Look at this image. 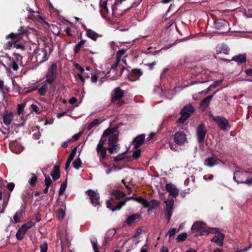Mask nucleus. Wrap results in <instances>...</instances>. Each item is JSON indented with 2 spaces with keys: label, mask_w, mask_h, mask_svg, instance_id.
<instances>
[{
  "label": "nucleus",
  "mask_w": 252,
  "mask_h": 252,
  "mask_svg": "<svg viewBox=\"0 0 252 252\" xmlns=\"http://www.w3.org/2000/svg\"><path fill=\"white\" fill-rule=\"evenodd\" d=\"M193 232H196L200 235H207L209 233H217L218 232V228H207L206 224L201 222H196L191 227Z\"/></svg>",
  "instance_id": "obj_1"
},
{
  "label": "nucleus",
  "mask_w": 252,
  "mask_h": 252,
  "mask_svg": "<svg viewBox=\"0 0 252 252\" xmlns=\"http://www.w3.org/2000/svg\"><path fill=\"white\" fill-rule=\"evenodd\" d=\"M130 200H135V197L133 196L127 197L120 201H115L114 199H109L106 202V206L108 208L114 212L120 210L126 204V202Z\"/></svg>",
  "instance_id": "obj_2"
},
{
  "label": "nucleus",
  "mask_w": 252,
  "mask_h": 252,
  "mask_svg": "<svg viewBox=\"0 0 252 252\" xmlns=\"http://www.w3.org/2000/svg\"><path fill=\"white\" fill-rule=\"evenodd\" d=\"M25 34L23 32H19L18 33L11 32L10 34L5 36L6 39L10 38L11 40L7 41L4 45L5 49H10L11 47L14 46V44L18 42L23 37Z\"/></svg>",
  "instance_id": "obj_3"
},
{
  "label": "nucleus",
  "mask_w": 252,
  "mask_h": 252,
  "mask_svg": "<svg viewBox=\"0 0 252 252\" xmlns=\"http://www.w3.org/2000/svg\"><path fill=\"white\" fill-rule=\"evenodd\" d=\"M57 65L56 63L52 64L48 68L46 75V79L45 80L49 85L52 86L53 83L55 81L57 77Z\"/></svg>",
  "instance_id": "obj_4"
},
{
  "label": "nucleus",
  "mask_w": 252,
  "mask_h": 252,
  "mask_svg": "<svg viewBox=\"0 0 252 252\" xmlns=\"http://www.w3.org/2000/svg\"><path fill=\"white\" fill-rule=\"evenodd\" d=\"M213 120L217 124L218 127L224 131H228L230 128V125L225 118L221 116H213L211 115Z\"/></svg>",
  "instance_id": "obj_5"
},
{
  "label": "nucleus",
  "mask_w": 252,
  "mask_h": 252,
  "mask_svg": "<svg viewBox=\"0 0 252 252\" xmlns=\"http://www.w3.org/2000/svg\"><path fill=\"white\" fill-rule=\"evenodd\" d=\"M49 47L45 46L44 48L38 49L34 51L35 57L36 61L39 63H43L48 60L49 54L48 53V50H50Z\"/></svg>",
  "instance_id": "obj_6"
},
{
  "label": "nucleus",
  "mask_w": 252,
  "mask_h": 252,
  "mask_svg": "<svg viewBox=\"0 0 252 252\" xmlns=\"http://www.w3.org/2000/svg\"><path fill=\"white\" fill-rule=\"evenodd\" d=\"M125 92L121 89L120 87L115 88L111 94V102L115 103L117 101L118 102V104L122 105L124 103V101L122 100L124 96Z\"/></svg>",
  "instance_id": "obj_7"
},
{
  "label": "nucleus",
  "mask_w": 252,
  "mask_h": 252,
  "mask_svg": "<svg viewBox=\"0 0 252 252\" xmlns=\"http://www.w3.org/2000/svg\"><path fill=\"white\" fill-rule=\"evenodd\" d=\"M207 131L206 127L204 123H201L196 128V135L199 143L204 142Z\"/></svg>",
  "instance_id": "obj_8"
},
{
  "label": "nucleus",
  "mask_w": 252,
  "mask_h": 252,
  "mask_svg": "<svg viewBox=\"0 0 252 252\" xmlns=\"http://www.w3.org/2000/svg\"><path fill=\"white\" fill-rule=\"evenodd\" d=\"M86 193H87L89 196L91 203L95 207L98 206V208L99 206H100L99 203V194L91 189L88 190L86 191Z\"/></svg>",
  "instance_id": "obj_9"
},
{
  "label": "nucleus",
  "mask_w": 252,
  "mask_h": 252,
  "mask_svg": "<svg viewBox=\"0 0 252 252\" xmlns=\"http://www.w3.org/2000/svg\"><path fill=\"white\" fill-rule=\"evenodd\" d=\"M248 172L245 170H236L233 173V180L237 184H243L247 176Z\"/></svg>",
  "instance_id": "obj_10"
},
{
  "label": "nucleus",
  "mask_w": 252,
  "mask_h": 252,
  "mask_svg": "<svg viewBox=\"0 0 252 252\" xmlns=\"http://www.w3.org/2000/svg\"><path fill=\"white\" fill-rule=\"evenodd\" d=\"M187 140L186 134L183 131H178L174 134V141L178 145H183Z\"/></svg>",
  "instance_id": "obj_11"
},
{
  "label": "nucleus",
  "mask_w": 252,
  "mask_h": 252,
  "mask_svg": "<svg viewBox=\"0 0 252 252\" xmlns=\"http://www.w3.org/2000/svg\"><path fill=\"white\" fill-rule=\"evenodd\" d=\"M212 157H208L204 160V165L205 166L212 167L219 163L222 161L219 158H217V156L214 154H212Z\"/></svg>",
  "instance_id": "obj_12"
},
{
  "label": "nucleus",
  "mask_w": 252,
  "mask_h": 252,
  "mask_svg": "<svg viewBox=\"0 0 252 252\" xmlns=\"http://www.w3.org/2000/svg\"><path fill=\"white\" fill-rule=\"evenodd\" d=\"M9 148L12 152L16 154L20 153L23 149L21 143L16 140L10 142Z\"/></svg>",
  "instance_id": "obj_13"
},
{
  "label": "nucleus",
  "mask_w": 252,
  "mask_h": 252,
  "mask_svg": "<svg viewBox=\"0 0 252 252\" xmlns=\"http://www.w3.org/2000/svg\"><path fill=\"white\" fill-rule=\"evenodd\" d=\"M165 188L169 194L174 197H176L179 193V190L173 184L170 183L166 184Z\"/></svg>",
  "instance_id": "obj_14"
},
{
  "label": "nucleus",
  "mask_w": 252,
  "mask_h": 252,
  "mask_svg": "<svg viewBox=\"0 0 252 252\" xmlns=\"http://www.w3.org/2000/svg\"><path fill=\"white\" fill-rule=\"evenodd\" d=\"M231 61L235 62L238 65H241L246 63L247 61V54L246 53L239 54L233 56Z\"/></svg>",
  "instance_id": "obj_15"
},
{
  "label": "nucleus",
  "mask_w": 252,
  "mask_h": 252,
  "mask_svg": "<svg viewBox=\"0 0 252 252\" xmlns=\"http://www.w3.org/2000/svg\"><path fill=\"white\" fill-rule=\"evenodd\" d=\"M145 134H142L134 138L132 141L134 149H138L143 144L145 140Z\"/></svg>",
  "instance_id": "obj_16"
},
{
  "label": "nucleus",
  "mask_w": 252,
  "mask_h": 252,
  "mask_svg": "<svg viewBox=\"0 0 252 252\" xmlns=\"http://www.w3.org/2000/svg\"><path fill=\"white\" fill-rule=\"evenodd\" d=\"M48 84V83H46V81H44L41 84L39 85L37 87L33 88L32 90H35L36 89H37L39 95L43 96L46 94L47 92Z\"/></svg>",
  "instance_id": "obj_17"
},
{
  "label": "nucleus",
  "mask_w": 252,
  "mask_h": 252,
  "mask_svg": "<svg viewBox=\"0 0 252 252\" xmlns=\"http://www.w3.org/2000/svg\"><path fill=\"white\" fill-rule=\"evenodd\" d=\"M110 193L112 196L110 199H114L115 201L116 200L120 199L126 196V193L120 190L117 189H113L111 190Z\"/></svg>",
  "instance_id": "obj_18"
},
{
  "label": "nucleus",
  "mask_w": 252,
  "mask_h": 252,
  "mask_svg": "<svg viewBox=\"0 0 252 252\" xmlns=\"http://www.w3.org/2000/svg\"><path fill=\"white\" fill-rule=\"evenodd\" d=\"M107 1L105 0L102 3H100V10L99 12L101 16L104 19H107L108 14L109 13V10L107 6Z\"/></svg>",
  "instance_id": "obj_19"
},
{
  "label": "nucleus",
  "mask_w": 252,
  "mask_h": 252,
  "mask_svg": "<svg viewBox=\"0 0 252 252\" xmlns=\"http://www.w3.org/2000/svg\"><path fill=\"white\" fill-rule=\"evenodd\" d=\"M216 233L218 234V235H215L211 240V242H214L220 246H222L223 245V240L224 238V235L222 233L220 232L219 230Z\"/></svg>",
  "instance_id": "obj_20"
},
{
  "label": "nucleus",
  "mask_w": 252,
  "mask_h": 252,
  "mask_svg": "<svg viewBox=\"0 0 252 252\" xmlns=\"http://www.w3.org/2000/svg\"><path fill=\"white\" fill-rule=\"evenodd\" d=\"M214 94L209 95L204 98L200 103V107L204 111L208 107L211 100L213 97Z\"/></svg>",
  "instance_id": "obj_21"
},
{
  "label": "nucleus",
  "mask_w": 252,
  "mask_h": 252,
  "mask_svg": "<svg viewBox=\"0 0 252 252\" xmlns=\"http://www.w3.org/2000/svg\"><path fill=\"white\" fill-rule=\"evenodd\" d=\"M77 150V147L74 148L72 149L70 155L69 156V157L67 158V160L65 163V170L66 171H67L68 168L69 167L70 164L71 162V161L73 160V159L76 154Z\"/></svg>",
  "instance_id": "obj_22"
},
{
  "label": "nucleus",
  "mask_w": 252,
  "mask_h": 252,
  "mask_svg": "<svg viewBox=\"0 0 252 252\" xmlns=\"http://www.w3.org/2000/svg\"><path fill=\"white\" fill-rule=\"evenodd\" d=\"M228 22L222 19L218 20L215 21L214 23L215 27L218 30H223L227 27Z\"/></svg>",
  "instance_id": "obj_23"
},
{
  "label": "nucleus",
  "mask_w": 252,
  "mask_h": 252,
  "mask_svg": "<svg viewBox=\"0 0 252 252\" xmlns=\"http://www.w3.org/2000/svg\"><path fill=\"white\" fill-rule=\"evenodd\" d=\"M108 149L104 147H96V151L98 156L100 158V161L105 159L107 154L106 152Z\"/></svg>",
  "instance_id": "obj_24"
},
{
  "label": "nucleus",
  "mask_w": 252,
  "mask_h": 252,
  "mask_svg": "<svg viewBox=\"0 0 252 252\" xmlns=\"http://www.w3.org/2000/svg\"><path fill=\"white\" fill-rule=\"evenodd\" d=\"M51 175L54 181H57L61 177L60 166L55 165L53 170L51 172Z\"/></svg>",
  "instance_id": "obj_25"
},
{
  "label": "nucleus",
  "mask_w": 252,
  "mask_h": 252,
  "mask_svg": "<svg viewBox=\"0 0 252 252\" xmlns=\"http://www.w3.org/2000/svg\"><path fill=\"white\" fill-rule=\"evenodd\" d=\"M194 110L193 107V106L191 104H189L186 106H185L183 109H182L181 111V113H182L184 114L186 116H188V115L189 116V117H190V115L193 113Z\"/></svg>",
  "instance_id": "obj_26"
},
{
  "label": "nucleus",
  "mask_w": 252,
  "mask_h": 252,
  "mask_svg": "<svg viewBox=\"0 0 252 252\" xmlns=\"http://www.w3.org/2000/svg\"><path fill=\"white\" fill-rule=\"evenodd\" d=\"M165 203L166 205V207L165 208L166 214L172 215V211L174 204V200L173 199L168 200L167 201H165Z\"/></svg>",
  "instance_id": "obj_27"
},
{
  "label": "nucleus",
  "mask_w": 252,
  "mask_h": 252,
  "mask_svg": "<svg viewBox=\"0 0 252 252\" xmlns=\"http://www.w3.org/2000/svg\"><path fill=\"white\" fill-rule=\"evenodd\" d=\"M13 118V115L12 112H10L3 116V122L6 126H9L11 124Z\"/></svg>",
  "instance_id": "obj_28"
},
{
  "label": "nucleus",
  "mask_w": 252,
  "mask_h": 252,
  "mask_svg": "<svg viewBox=\"0 0 252 252\" xmlns=\"http://www.w3.org/2000/svg\"><path fill=\"white\" fill-rule=\"evenodd\" d=\"M160 204V202L157 201L156 199H152L150 202L147 201V207H144V208H148V211H151L153 209H155L159 204Z\"/></svg>",
  "instance_id": "obj_29"
},
{
  "label": "nucleus",
  "mask_w": 252,
  "mask_h": 252,
  "mask_svg": "<svg viewBox=\"0 0 252 252\" xmlns=\"http://www.w3.org/2000/svg\"><path fill=\"white\" fill-rule=\"evenodd\" d=\"M140 217V215L139 214H134L132 215L129 216L126 220V222L127 225H130L133 223L135 222V221L138 219Z\"/></svg>",
  "instance_id": "obj_30"
},
{
  "label": "nucleus",
  "mask_w": 252,
  "mask_h": 252,
  "mask_svg": "<svg viewBox=\"0 0 252 252\" xmlns=\"http://www.w3.org/2000/svg\"><path fill=\"white\" fill-rule=\"evenodd\" d=\"M118 126H114L113 127H109L105 129L102 134V137H106L107 136H111L114 134L113 133L117 131Z\"/></svg>",
  "instance_id": "obj_31"
},
{
  "label": "nucleus",
  "mask_w": 252,
  "mask_h": 252,
  "mask_svg": "<svg viewBox=\"0 0 252 252\" xmlns=\"http://www.w3.org/2000/svg\"><path fill=\"white\" fill-rule=\"evenodd\" d=\"M86 34L89 38L94 41L96 40L98 36V34L96 32L91 29L87 30Z\"/></svg>",
  "instance_id": "obj_32"
},
{
  "label": "nucleus",
  "mask_w": 252,
  "mask_h": 252,
  "mask_svg": "<svg viewBox=\"0 0 252 252\" xmlns=\"http://www.w3.org/2000/svg\"><path fill=\"white\" fill-rule=\"evenodd\" d=\"M65 209V204L63 203L62 207L60 208L57 211V216L58 219L63 220L64 219L65 215V211L63 210V208Z\"/></svg>",
  "instance_id": "obj_33"
},
{
  "label": "nucleus",
  "mask_w": 252,
  "mask_h": 252,
  "mask_svg": "<svg viewBox=\"0 0 252 252\" xmlns=\"http://www.w3.org/2000/svg\"><path fill=\"white\" fill-rule=\"evenodd\" d=\"M86 42V40L82 39L78 44L75 45L74 48V52L75 54L80 52L81 48L83 47Z\"/></svg>",
  "instance_id": "obj_34"
},
{
  "label": "nucleus",
  "mask_w": 252,
  "mask_h": 252,
  "mask_svg": "<svg viewBox=\"0 0 252 252\" xmlns=\"http://www.w3.org/2000/svg\"><path fill=\"white\" fill-rule=\"evenodd\" d=\"M118 141V134H114L111 135L108 140V145H113L116 144Z\"/></svg>",
  "instance_id": "obj_35"
},
{
  "label": "nucleus",
  "mask_w": 252,
  "mask_h": 252,
  "mask_svg": "<svg viewBox=\"0 0 252 252\" xmlns=\"http://www.w3.org/2000/svg\"><path fill=\"white\" fill-rule=\"evenodd\" d=\"M110 154H114L118 153L119 150V145L116 144L109 145V147L107 148Z\"/></svg>",
  "instance_id": "obj_36"
},
{
  "label": "nucleus",
  "mask_w": 252,
  "mask_h": 252,
  "mask_svg": "<svg viewBox=\"0 0 252 252\" xmlns=\"http://www.w3.org/2000/svg\"><path fill=\"white\" fill-rule=\"evenodd\" d=\"M9 61H10V63L9 65V67L12 69L13 71H17L19 68V63L15 62L13 60V59H11V58H9Z\"/></svg>",
  "instance_id": "obj_37"
},
{
  "label": "nucleus",
  "mask_w": 252,
  "mask_h": 252,
  "mask_svg": "<svg viewBox=\"0 0 252 252\" xmlns=\"http://www.w3.org/2000/svg\"><path fill=\"white\" fill-rule=\"evenodd\" d=\"M82 161L79 158H77L72 163L73 166L76 169H79L82 165Z\"/></svg>",
  "instance_id": "obj_38"
},
{
  "label": "nucleus",
  "mask_w": 252,
  "mask_h": 252,
  "mask_svg": "<svg viewBox=\"0 0 252 252\" xmlns=\"http://www.w3.org/2000/svg\"><path fill=\"white\" fill-rule=\"evenodd\" d=\"M14 58H11L15 62L18 63H21L23 57L20 55L19 53H14L13 54Z\"/></svg>",
  "instance_id": "obj_39"
},
{
  "label": "nucleus",
  "mask_w": 252,
  "mask_h": 252,
  "mask_svg": "<svg viewBox=\"0 0 252 252\" xmlns=\"http://www.w3.org/2000/svg\"><path fill=\"white\" fill-rule=\"evenodd\" d=\"M67 187V180H66L61 184V187L59 191V195L60 196L63 195Z\"/></svg>",
  "instance_id": "obj_40"
},
{
  "label": "nucleus",
  "mask_w": 252,
  "mask_h": 252,
  "mask_svg": "<svg viewBox=\"0 0 252 252\" xmlns=\"http://www.w3.org/2000/svg\"><path fill=\"white\" fill-rule=\"evenodd\" d=\"M131 74L133 76L134 79H137L142 74V72L140 69H133Z\"/></svg>",
  "instance_id": "obj_41"
},
{
  "label": "nucleus",
  "mask_w": 252,
  "mask_h": 252,
  "mask_svg": "<svg viewBox=\"0 0 252 252\" xmlns=\"http://www.w3.org/2000/svg\"><path fill=\"white\" fill-rule=\"evenodd\" d=\"M135 201H136L137 202L141 203L144 207L148 206L147 200L141 197H136Z\"/></svg>",
  "instance_id": "obj_42"
},
{
  "label": "nucleus",
  "mask_w": 252,
  "mask_h": 252,
  "mask_svg": "<svg viewBox=\"0 0 252 252\" xmlns=\"http://www.w3.org/2000/svg\"><path fill=\"white\" fill-rule=\"evenodd\" d=\"M120 61L118 60V59H116V62L113 63L111 65V71L115 74L116 73V70L119 68V66H120L119 64Z\"/></svg>",
  "instance_id": "obj_43"
},
{
  "label": "nucleus",
  "mask_w": 252,
  "mask_h": 252,
  "mask_svg": "<svg viewBox=\"0 0 252 252\" xmlns=\"http://www.w3.org/2000/svg\"><path fill=\"white\" fill-rule=\"evenodd\" d=\"M187 233L186 232H184L179 234L177 238H176V240L178 242H183L187 239Z\"/></svg>",
  "instance_id": "obj_44"
},
{
  "label": "nucleus",
  "mask_w": 252,
  "mask_h": 252,
  "mask_svg": "<svg viewBox=\"0 0 252 252\" xmlns=\"http://www.w3.org/2000/svg\"><path fill=\"white\" fill-rule=\"evenodd\" d=\"M126 50L125 49L119 50L117 51L116 54V59H118V60L120 61L122 57H123L126 52Z\"/></svg>",
  "instance_id": "obj_45"
},
{
  "label": "nucleus",
  "mask_w": 252,
  "mask_h": 252,
  "mask_svg": "<svg viewBox=\"0 0 252 252\" xmlns=\"http://www.w3.org/2000/svg\"><path fill=\"white\" fill-rule=\"evenodd\" d=\"M136 150L133 152L132 155L131 157L132 158L134 159H136L138 158L141 154V150L138 149H135Z\"/></svg>",
  "instance_id": "obj_46"
},
{
  "label": "nucleus",
  "mask_w": 252,
  "mask_h": 252,
  "mask_svg": "<svg viewBox=\"0 0 252 252\" xmlns=\"http://www.w3.org/2000/svg\"><path fill=\"white\" fill-rule=\"evenodd\" d=\"M25 233L20 229L18 230L16 234V237L18 240H22L24 238Z\"/></svg>",
  "instance_id": "obj_47"
},
{
  "label": "nucleus",
  "mask_w": 252,
  "mask_h": 252,
  "mask_svg": "<svg viewBox=\"0 0 252 252\" xmlns=\"http://www.w3.org/2000/svg\"><path fill=\"white\" fill-rule=\"evenodd\" d=\"M25 103L19 104L17 106V113L19 115L23 113L24 108L25 107Z\"/></svg>",
  "instance_id": "obj_48"
},
{
  "label": "nucleus",
  "mask_w": 252,
  "mask_h": 252,
  "mask_svg": "<svg viewBox=\"0 0 252 252\" xmlns=\"http://www.w3.org/2000/svg\"><path fill=\"white\" fill-rule=\"evenodd\" d=\"M181 116L177 120V122L180 124H184L185 121L189 118V116H186L184 114L181 113Z\"/></svg>",
  "instance_id": "obj_49"
},
{
  "label": "nucleus",
  "mask_w": 252,
  "mask_h": 252,
  "mask_svg": "<svg viewBox=\"0 0 252 252\" xmlns=\"http://www.w3.org/2000/svg\"><path fill=\"white\" fill-rule=\"evenodd\" d=\"M126 152L121 154V155H119L118 156H117V157H115L114 159V160L115 161V162H119L120 161H122V160H125L126 158L127 157L126 156H124V154H125Z\"/></svg>",
  "instance_id": "obj_50"
},
{
  "label": "nucleus",
  "mask_w": 252,
  "mask_h": 252,
  "mask_svg": "<svg viewBox=\"0 0 252 252\" xmlns=\"http://www.w3.org/2000/svg\"><path fill=\"white\" fill-rule=\"evenodd\" d=\"M99 121L98 119H94L92 122H91L88 126V129L91 130L93 127L98 125L99 124Z\"/></svg>",
  "instance_id": "obj_51"
},
{
  "label": "nucleus",
  "mask_w": 252,
  "mask_h": 252,
  "mask_svg": "<svg viewBox=\"0 0 252 252\" xmlns=\"http://www.w3.org/2000/svg\"><path fill=\"white\" fill-rule=\"evenodd\" d=\"M118 69H120V74L117 76H113L111 79L112 80H116L118 77H121L125 69V67L122 65L119 66Z\"/></svg>",
  "instance_id": "obj_52"
},
{
  "label": "nucleus",
  "mask_w": 252,
  "mask_h": 252,
  "mask_svg": "<svg viewBox=\"0 0 252 252\" xmlns=\"http://www.w3.org/2000/svg\"><path fill=\"white\" fill-rule=\"evenodd\" d=\"M40 252H47L48 250V244L45 241L40 246Z\"/></svg>",
  "instance_id": "obj_53"
},
{
  "label": "nucleus",
  "mask_w": 252,
  "mask_h": 252,
  "mask_svg": "<svg viewBox=\"0 0 252 252\" xmlns=\"http://www.w3.org/2000/svg\"><path fill=\"white\" fill-rule=\"evenodd\" d=\"M176 229L175 228H171L169 230L168 233L166 236L169 235V239H171V237L174 236L176 233Z\"/></svg>",
  "instance_id": "obj_54"
},
{
  "label": "nucleus",
  "mask_w": 252,
  "mask_h": 252,
  "mask_svg": "<svg viewBox=\"0 0 252 252\" xmlns=\"http://www.w3.org/2000/svg\"><path fill=\"white\" fill-rule=\"evenodd\" d=\"M37 177L35 174H33V176L31 178V179L29 181V184L32 186H34L37 181Z\"/></svg>",
  "instance_id": "obj_55"
},
{
  "label": "nucleus",
  "mask_w": 252,
  "mask_h": 252,
  "mask_svg": "<svg viewBox=\"0 0 252 252\" xmlns=\"http://www.w3.org/2000/svg\"><path fill=\"white\" fill-rule=\"evenodd\" d=\"M45 179V184L46 186H49L52 184V181L49 176H47L46 174H44Z\"/></svg>",
  "instance_id": "obj_56"
},
{
  "label": "nucleus",
  "mask_w": 252,
  "mask_h": 252,
  "mask_svg": "<svg viewBox=\"0 0 252 252\" xmlns=\"http://www.w3.org/2000/svg\"><path fill=\"white\" fill-rule=\"evenodd\" d=\"M10 196V194H9L7 197H4L3 198V203L2 204V206L3 208H6L9 201V197Z\"/></svg>",
  "instance_id": "obj_57"
},
{
  "label": "nucleus",
  "mask_w": 252,
  "mask_h": 252,
  "mask_svg": "<svg viewBox=\"0 0 252 252\" xmlns=\"http://www.w3.org/2000/svg\"><path fill=\"white\" fill-rule=\"evenodd\" d=\"M91 243L93 246V249L94 250V252H99L97 241L91 240Z\"/></svg>",
  "instance_id": "obj_58"
},
{
  "label": "nucleus",
  "mask_w": 252,
  "mask_h": 252,
  "mask_svg": "<svg viewBox=\"0 0 252 252\" xmlns=\"http://www.w3.org/2000/svg\"><path fill=\"white\" fill-rule=\"evenodd\" d=\"M31 108L34 111L36 114H40V111L39 110V108L38 107V106L34 104H32L31 106Z\"/></svg>",
  "instance_id": "obj_59"
},
{
  "label": "nucleus",
  "mask_w": 252,
  "mask_h": 252,
  "mask_svg": "<svg viewBox=\"0 0 252 252\" xmlns=\"http://www.w3.org/2000/svg\"><path fill=\"white\" fill-rule=\"evenodd\" d=\"M14 48H15L16 49H20L22 51H24L25 50V46L21 43H17V42H16L14 44Z\"/></svg>",
  "instance_id": "obj_60"
},
{
  "label": "nucleus",
  "mask_w": 252,
  "mask_h": 252,
  "mask_svg": "<svg viewBox=\"0 0 252 252\" xmlns=\"http://www.w3.org/2000/svg\"><path fill=\"white\" fill-rule=\"evenodd\" d=\"M222 82V80H217L214 82V84L211 85L210 86V89H215L217 86H218Z\"/></svg>",
  "instance_id": "obj_61"
},
{
  "label": "nucleus",
  "mask_w": 252,
  "mask_h": 252,
  "mask_svg": "<svg viewBox=\"0 0 252 252\" xmlns=\"http://www.w3.org/2000/svg\"><path fill=\"white\" fill-rule=\"evenodd\" d=\"M103 137L102 136V137L100 138L99 141V143L97 144V147H104L103 145L106 144V139H103Z\"/></svg>",
  "instance_id": "obj_62"
},
{
  "label": "nucleus",
  "mask_w": 252,
  "mask_h": 252,
  "mask_svg": "<svg viewBox=\"0 0 252 252\" xmlns=\"http://www.w3.org/2000/svg\"><path fill=\"white\" fill-rule=\"evenodd\" d=\"M74 66L76 69H78L80 71V73H83L84 72V68L82 67L79 63H75L74 64Z\"/></svg>",
  "instance_id": "obj_63"
},
{
  "label": "nucleus",
  "mask_w": 252,
  "mask_h": 252,
  "mask_svg": "<svg viewBox=\"0 0 252 252\" xmlns=\"http://www.w3.org/2000/svg\"><path fill=\"white\" fill-rule=\"evenodd\" d=\"M81 134V133L75 134L72 136V138L70 139V140H71V142H74L78 140L80 138Z\"/></svg>",
  "instance_id": "obj_64"
}]
</instances>
